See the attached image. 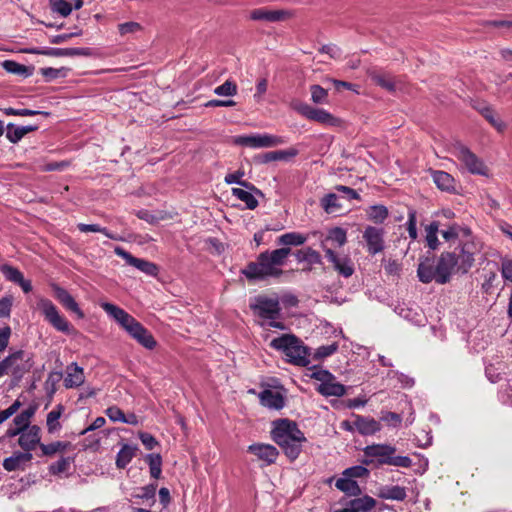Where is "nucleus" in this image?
<instances>
[{"mask_svg": "<svg viewBox=\"0 0 512 512\" xmlns=\"http://www.w3.org/2000/svg\"><path fill=\"white\" fill-rule=\"evenodd\" d=\"M479 251L474 241L461 242L453 251L442 252L437 264L421 262L417 275L422 283L428 284L435 280L438 284H446L453 274H466L475 262L474 256Z\"/></svg>", "mask_w": 512, "mask_h": 512, "instance_id": "f257e3e1", "label": "nucleus"}, {"mask_svg": "<svg viewBox=\"0 0 512 512\" xmlns=\"http://www.w3.org/2000/svg\"><path fill=\"white\" fill-rule=\"evenodd\" d=\"M290 254H292L290 247L263 251L255 261L249 262L241 270V274L250 282L263 281L270 277L278 278L283 274L281 267L285 265Z\"/></svg>", "mask_w": 512, "mask_h": 512, "instance_id": "f03ea898", "label": "nucleus"}, {"mask_svg": "<svg viewBox=\"0 0 512 512\" xmlns=\"http://www.w3.org/2000/svg\"><path fill=\"white\" fill-rule=\"evenodd\" d=\"M272 425V440L291 462L295 461L302 452L303 443L307 441L304 433L295 421L288 418L277 419Z\"/></svg>", "mask_w": 512, "mask_h": 512, "instance_id": "7ed1b4c3", "label": "nucleus"}, {"mask_svg": "<svg viewBox=\"0 0 512 512\" xmlns=\"http://www.w3.org/2000/svg\"><path fill=\"white\" fill-rule=\"evenodd\" d=\"M101 307L141 346L148 350H153L157 346V341L152 333L124 309L108 302L102 303Z\"/></svg>", "mask_w": 512, "mask_h": 512, "instance_id": "20e7f679", "label": "nucleus"}, {"mask_svg": "<svg viewBox=\"0 0 512 512\" xmlns=\"http://www.w3.org/2000/svg\"><path fill=\"white\" fill-rule=\"evenodd\" d=\"M270 346L282 351L287 362L293 365L306 367L310 363L309 348L294 334H283L280 337L274 338L270 342Z\"/></svg>", "mask_w": 512, "mask_h": 512, "instance_id": "39448f33", "label": "nucleus"}, {"mask_svg": "<svg viewBox=\"0 0 512 512\" xmlns=\"http://www.w3.org/2000/svg\"><path fill=\"white\" fill-rule=\"evenodd\" d=\"M292 108L306 119L317 122L322 125L338 127L342 123L341 119L335 117L330 112L321 108H314L307 103H293Z\"/></svg>", "mask_w": 512, "mask_h": 512, "instance_id": "423d86ee", "label": "nucleus"}, {"mask_svg": "<svg viewBox=\"0 0 512 512\" xmlns=\"http://www.w3.org/2000/svg\"><path fill=\"white\" fill-rule=\"evenodd\" d=\"M364 458L361 463L370 466L376 462L378 466L388 465L390 456L396 453V448L387 444H372L363 449Z\"/></svg>", "mask_w": 512, "mask_h": 512, "instance_id": "0eeeda50", "label": "nucleus"}, {"mask_svg": "<svg viewBox=\"0 0 512 512\" xmlns=\"http://www.w3.org/2000/svg\"><path fill=\"white\" fill-rule=\"evenodd\" d=\"M38 306L44 315L45 320L51 326H53L57 331L67 334L70 333L71 324L63 315L60 314L57 307L51 300L46 298L40 299Z\"/></svg>", "mask_w": 512, "mask_h": 512, "instance_id": "6e6552de", "label": "nucleus"}, {"mask_svg": "<svg viewBox=\"0 0 512 512\" xmlns=\"http://www.w3.org/2000/svg\"><path fill=\"white\" fill-rule=\"evenodd\" d=\"M249 307L259 317L270 320L276 319L281 311L277 298H269L262 295L255 297L253 302H250Z\"/></svg>", "mask_w": 512, "mask_h": 512, "instance_id": "1a4fd4ad", "label": "nucleus"}, {"mask_svg": "<svg viewBox=\"0 0 512 512\" xmlns=\"http://www.w3.org/2000/svg\"><path fill=\"white\" fill-rule=\"evenodd\" d=\"M385 230L382 227L368 225L363 231V240L369 255H376L385 250Z\"/></svg>", "mask_w": 512, "mask_h": 512, "instance_id": "9d476101", "label": "nucleus"}, {"mask_svg": "<svg viewBox=\"0 0 512 512\" xmlns=\"http://www.w3.org/2000/svg\"><path fill=\"white\" fill-rule=\"evenodd\" d=\"M324 257L339 276L349 278L354 274V262L348 255L339 254L334 249H327Z\"/></svg>", "mask_w": 512, "mask_h": 512, "instance_id": "9b49d317", "label": "nucleus"}, {"mask_svg": "<svg viewBox=\"0 0 512 512\" xmlns=\"http://www.w3.org/2000/svg\"><path fill=\"white\" fill-rule=\"evenodd\" d=\"M234 143L240 146L261 148V147H275L285 143L281 136L270 134H257L248 136H238L235 138Z\"/></svg>", "mask_w": 512, "mask_h": 512, "instance_id": "f8f14e48", "label": "nucleus"}, {"mask_svg": "<svg viewBox=\"0 0 512 512\" xmlns=\"http://www.w3.org/2000/svg\"><path fill=\"white\" fill-rule=\"evenodd\" d=\"M114 253L124 259L128 265L135 267L148 276L155 277L159 272V267L155 263L142 258H137L122 247H116L114 249Z\"/></svg>", "mask_w": 512, "mask_h": 512, "instance_id": "ddd939ff", "label": "nucleus"}, {"mask_svg": "<svg viewBox=\"0 0 512 512\" xmlns=\"http://www.w3.org/2000/svg\"><path fill=\"white\" fill-rule=\"evenodd\" d=\"M457 158L472 174L486 175L487 167L470 149L460 146L456 153Z\"/></svg>", "mask_w": 512, "mask_h": 512, "instance_id": "4468645a", "label": "nucleus"}, {"mask_svg": "<svg viewBox=\"0 0 512 512\" xmlns=\"http://www.w3.org/2000/svg\"><path fill=\"white\" fill-rule=\"evenodd\" d=\"M247 452L256 456L259 461H262V466L274 464L279 456V451L275 446L264 443H254L249 445Z\"/></svg>", "mask_w": 512, "mask_h": 512, "instance_id": "2eb2a0df", "label": "nucleus"}, {"mask_svg": "<svg viewBox=\"0 0 512 512\" xmlns=\"http://www.w3.org/2000/svg\"><path fill=\"white\" fill-rule=\"evenodd\" d=\"M291 13L287 10H272L266 7L256 8L250 11L249 18L253 21L281 22L290 18Z\"/></svg>", "mask_w": 512, "mask_h": 512, "instance_id": "dca6fc26", "label": "nucleus"}, {"mask_svg": "<svg viewBox=\"0 0 512 512\" xmlns=\"http://www.w3.org/2000/svg\"><path fill=\"white\" fill-rule=\"evenodd\" d=\"M32 53L42 54L51 57H74V56H92V50L88 47L81 48H47L45 50H32Z\"/></svg>", "mask_w": 512, "mask_h": 512, "instance_id": "f3484780", "label": "nucleus"}, {"mask_svg": "<svg viewBox=\"0 0 512 512\" xmlns=\"http://www.w3.org/2000/svg\"><path fill=\"white\" fill-rule=\"evenodd\" d=\"M54 297L58 302L68 311L75 313L79 318L84 317L83 311L79 308L78 303L75 301L73 296L64 288L53 285Z\"/></svg>", "mask_w": 512, "mask_h": 512, "instance_id": "a211bd4d", "label": "nucleus"}, {"mask_svg": "<svg viewBox=\"0 0 512 512\" xmlns=\"http://www.w3.org/2000/svg\"><path fill=\"white\" fill-rule=\"evenodd\" d=\"M367 74H368V77L371 79V81L375 85L381 87L382 89H385L386 91H388L390 93L395 92V90H396L395 78L390 73L380 70V69L372 68V69L368 70Z\"/></svg>", "mask_w": 512, "mask_h": 512, "instance_id": "6ab92c4d", "label": "nucleus"}, {"mask_svg": "<svg viewBox=\"0 0 512 512\" xmlns=\"http://www.w3.org/2000/svg\"><path fill=\"white\" fill-rule=\"evenodd\" d=\"M40 433L41 429L37 425H32L24 430L18 440L21 448L27 453H30V451L34 450L37 445L40 447Z\"/></svg>", "mask_w": 512, "mask_h": 512, "instance_id": "aec40b11", "label": "nucleus"}, {"mask_svg": "<svg viewBox=\"0 0 512 512\" xmlns=\"http://www.w3.org/2000/svg\"><path fill=\"white\" fill-rule=\"evenodd\" d=\"M298 150L294 147L286 150L269 151L254 157L256 163L267 164L272 161H287L298 155Z\"/></svg>", "mask_w": 512, "mask_h": 512, "instance_id": "412c9836", "label": "nucleus"}, {"mask_svg": "<svg viewBox=\"0 0 512 512\" xmlns=\"http://www.w3.org/2000/svg\"><path fill=\"white\" fill-rule=\"evenodd\" d=\"M347 242L346 231L341 227L331 229L324 240L321 241V248L324 253L327 249L341 248Z\"/></svg>", "mask_w": 512, "mask_h": 512, "instance_id": "4be33fe9", "label": "nucleus"}, {"mask_svg": "<svg viewBox=\"0 0 512 512\" xmlns=\"http://www.w3.org/2000/svg\"><path fill=\"white\" fill-rule=\"evenodd\" d=\"M66 377L64 379V386L66 388H76L81 386L85 381L84 370L78 366L76 362L69 364L66 367Z\"/></svg>", "mask_w": 512, "mask_h": 512, "instance_id": "5701e85b", "label": "nucleus"}, {"mask_svg": "<svg viewBox=\"0 0 512 512\" xmlns=\"http://www.w3.org/2000/svg\"><path fill=\"white\" fill-rule=\"evenodd\" d=\"M32 454L27 452H16L12 456L5 458L3 468L8 471L24 470L25 464L30 462Z\"/></svg>", "mask_w": 512, "mask_h": 512, "instance_id": "b1692460", "label": "nucleus"}, {"mask_svg": "<svg viewBox=\"0 0 512 512\" xmlns=\"http://www.w3.org/2000/svg\"><path fill=\"white\" fill-rule=\"evenodd\" d=\"M259 399L260 403L264 407L276 410L282 409L285 405V400L282 394L271 389H265L260 392Z\"/></svg>", "mask_w": 512, "mask_h": 512, "instance_id": "393cba45", "label": "nucleus"}, {"mask_svg": "<svg viewBox=\"0 0 512 512\" xmlns=\"http://www.w3.org/2000/svg\"><path fill=\"white\" fill-rule=\"evenodd\" d=\"M354 426L361 435H374L381 430L380 422L359 415L356 416Z\"/></svg>", "mask_w": 512, "mask_h": 512, "instance_id": "a878e982", "label": "nucleus"}, {"mask_svg": "<svg viewBox=\"0 0 512 512\" xmlns=\"http://www.w3.org/2000/svg\"><path fill=\"white\" fill-rule=\"evenodd\" d=\"M377 496L381 499L386 500L403 501L407 497V493L404 487L398 485H386L378 489Z\"/></svg>", "mask_w": 512, "mask_h": 512, "instance_id": "bb28decb", "label": "nucleus"}, {"mask_svg": "<svg viewBox=\"0 0 512 512\" xmlns=\"http://www.w3.org/2000/svg\"><path fill=\"white\" fill-rule=\"evenodd\" d=\"M318 392L323 396L341 397L346 393V387L336 382L334 377L333 379H329L326 383H321L318 387Z\"/></svg>", "mask_w": 512, "mask_h": 512, "instance_id": "cd10ccee", "label": "nucleus"}, {"mask_svg": "<svg viewBox=\"0 0 512 512\" xmlns=\"http://www.w3.org/2000/svg\"><path fill=\"white\" fill-rule=\"evenodd\" d=\"M138 448L137 446H132L129 444H124L122 448L119 450L116 456V467L118 469H124L126 466L132 461V459L136 456Z\"/></svg>", "mask_w": 512, "mask_h": 512, "instance_id": "c85d7f7f", "label": "nucleus"}, {"mask_svg": "<svg viewBox=\"0 0 512 512\" xmlns=\"http://www.w3.org/2000/svg\"><path fill=\"white\" fill-rule=\"evenodd\" d=\"M335 487L348 496L357 497L362 493L358 483L354 479L345 476L336 480Z\"/></svg>", "mask_w": 512, "mask_h": 512, "instance_id": "c756f323", "label": "nucleus"}, {"mask_svg": "<svg viewBox=\"0 0 512 512\" xmlns=\"http://www.w3.org/2000/svg\"><path fill=\"white\" fill-rule=\"evenodd\" d=\"M366 216L369 221L380 225L385 222L389 216L388 208L384 205H372L366 209Z\"/></svg>", "mask_w": 512, "mask_h": 512, "instance_id": "7c9ffc66", "label": "nucleus"}, {"mask_svg": "<svg viewBox=\"0 0 512 512\" xmlns=\"http://www.w3.org/2000/svg\"><path fill=\"white\" fill-rule=\"evenodd\" d=\"M353 512H371L376 506V500L369 495L356 497L348 503Z\"/></svg>", "mask_w": 512, "mask_h": 512, "instance_id": "2f4dec72", "label": "nucleus"}, {"mask_svg": "<svg viewBox=\"0 0 512 512\" xmlns=\"http://www.w3.org/2000/svg\"><path fill=\"white\" fill-rule=\"evenodd\" d=\"M433 181L436 186L442 190L451 192L454 190V178L447 172L444 171H433Z\"/></svg>", "mask_w": 512, "mask_h": 512, "instance_id": "473e14b6", "label": "nucleus"}, {"mask_svg": "<svg viewBox=\"0 0 512 512\" xmlns=\"http://www.w3.org/2000/svg\"><path fill=\"white\" fill-rule=\"evenodd\" d=\"M307 240V237L298 232H289L282 234L277 238V244L284 247L300 246Z\"/></svg>", "mask_w": 512, "mask_h": 512, "instance_id": "72a5a7b5", "label": "nucleus"}, {"mask_svg": "<svg viewBox=\"0 0 512 512\" xmlns=\"http://www.w3.org/2000/svg\"><path fill=\"white\" fill-rule=\"evenodd\" d=\"M37 407L35 405H30L28 408L23 410L20 414H18L14 420L13 424L19 428L21 431L29 428L30 420L36 413Z\"/></svg>", "mask_w": 512, "mask_h": 512, "instance_id": "f704fd0d", "label": "nucleus"}, {"mask_svg": "<svg viewBox=\"0 0 512 512\" xmlns=\"http://www.w3.org/2000/svg\"><path fill=\"white\" fill-rule=\"evenodd\" d=\"M64 409L65 408L62 404H58L52 411L48 413L46 426L49 433H54L61 428L59 419L64 412Z\"/></svg>", "mask_w": 512, "mask_h": 512, "instance_id": "c9c22d12", "label": "nucleus"}, {"mask_svg": "<svg viewBox=\"0 0 512 512\" xmlns=\"http://www.w3.org/2000/svg\"><path fill=\"white\" fill-rule=\"evenodd\" d=\"M25 352L23 350H18L9 356L5 357L0 362V378L4 375L8 374L10 372V369L12 368L13 364H15L17 361H24Z\"/></svg>", "mask_w": 512, "mask_h": 512, "instance_id": "e433bc0d", "label": "nucleus"}, {"mask_svg": "<svg viewBox=\"0 0 512 512\" xmlns=\"http://www.w3.org/2000/svg\"><path fill=\"white\" fill-rule=\"evenodd\" d=\"M71 446L67 441H55L49 444H40L42 455L52 457L58 452H64Z\"/></svg>", "mask_w": 512, "mask_h": 512, "instance_id": "4c0bfd02", "label": "nucleus"}, {"mask_svg": "<svg viewBox=\"0 0 512 512\" xmlns=\"http://www.w3.org/2000/svg\"><path fill=\"white\" fill-rule=\"evenodd\" d=\"M146 463L149 465L150 475L154 479H159L162 473V457L160 454L151 453L145 457Z\"/></svg>", "mask_w": 512, "mask_h": 512, "instance_id": "58836bf2", "label": "nucleus"}, {"mask_svg": "<svg viewBox=\"0 0 512 512\" xmlns=\"http://www.w3.org/2000/svg\"><path fill=\"white\" fill-rule=\"evenodd\" d=\"M244 176V171L237 170L233 173H229L225 176V182L227 184H238L250 191H255L257 193H260V190H258L252 183L242 180V177Z\"/></svg>", "mask_w": 512, "mask_h": 512, "instance_id": "ea45409f", "label": "nucleus"}, {"mask_svg": "<svg viewBox=\"0 0 512 512\" xmlns=\"http://www.w3.org/2000/svg\"><path fill=\"white\" fill-rule=\"evenodd\" d=\"M156 489H157V484H149V485L139 488L137 490V492L132 494V497L150 502L149 506L151 507L152 505H154V503L156 501V499H155Z\"/></svg>", "mask_w": 512, "mask_h": 512, "instance_id": "a19ab883", "label": "nucleus"}, {"mask_svg": "<svg viewBox=\"0 0 512 512\" xmlns=\"http://www.w3.org/2000/svg\"><path fill=\"white\" fill-rule=\"evenodd\" d=\"M77 228L79 231L87 233V232H98L104 234L106 237L112 240H121V237H119L117 234H114L110 232L106 227H101L98 224H84L79 223L77 225Z\"/></svg>", "mask_w": 512, "mask_h": 512, "instance_id": "79ce46f5", "label": "nucleus"}, {"mask_svg": "<svg viewBox=\"0 0 512 512\" xmlns=\"http://www.w3.org/2000/svg\"><path fill=\"white\" fill-rule=\"evenodd\" d=\"M232 195L246 204L248 209H255L258 206L257 199L250 193L242 188H232Z\"/></svg>", "mask_w": 512, "mask_h": 512, "instance_id": "37998d69", "label": "nucleus"}, {"mask_svg": "<svg viewBox=\"0 0 512 512\" xmlns=\"http://www.w3.org/2000/svg\"><path fill=\"white\" fill-rule=\"evenodd\" d=\"M2 67L5 69V71L11 74L23 75L25 77L31 75L29 67L13 60H5L4 62H2Z\"/></svg>", "mask_w": 512, "mask_h": 512, "instance_id": "c03bdc74", "label": "nucleus"}, {"mask_svg": "<svg viewBox=\"0 0 512 512\" xmlns=\"http://www.w3.org/2000/svg\"><path fill=\"white\" fill-rule=\"evenodd\" d=\"M321 206L328 214L338 211L342 205L338 202V196L334 193H329L321 199Z\"/></svg>", "mask_w": 512, "mask_h": 512, "instance_id": "a18cd8bd", "label": "nucleus"}, {"mask_svg": "<svg viewBox=\"0 0 512 512\" xmlns=\"http://www.w3.org/2000/svg\"><path fill=\"white\" fill-rule=\"evenodd\" d=\"M0 272L4 275L6 280L17 284L24 277L23 273L16 267L9 264L0 266Z\"/></svg>", "mask_w": 512, "mask_h": 512, "instance_id": "49530a36", "label": "nucleus"}, {"mask_svg": "<svg viewBox=\"0 0 512 512\" xmlns=\"http://www.w3.org/2000/svg\"><path fill=\"white\" fill-rule=\"evenodd\" d=\"M72 462H73V458H71V457H62L57 462L52 463L49 466V468H48L49 469V473L52 474V475H61L63 473H66L69 470L70 465H71Z\"/></svg>", "mask_w": 512, "mask_h": 512, "instance_id": "de8ad7c7", "label": "nucleus"}, {"mask_svg": "<svg viewBox=\"0 0 512 512\" xmlns=\"http://www.w3.org/2000/svg\"><path fill=\"white\" fill-rule=\"evenodd\" d=\"M3 113L7 116H35V115H43L45 117L49 116V112L31 110V109H15L12 107L2 109Z\"/></svg>", "mask_w": 512, "mask_h": 512, "instance_id": "09e8293b", "label": "nucleus"}, {"mask_svg": "<svg viewBox=\"0 0 512 512\" xmlns=\"http://www.w3.org/2000/svg\"><path fill=\"white\" fill-rule=\"evenodd\" d=\"M311 100L315 104L328 103V91L318 84L310 86Z\"/></svg>", "mask_w": 512, "mask_h": 512, "instance_id": "8fccbe9b", "label": "nucleus"}, {"mask_svg": "<svg viewBox=\"0 0 512 512\" xmlns=\"http://www.w3.org/2000/svg\"><path fill=\"white\" fill-rule=\"evenodd\" d=\"M69 69L62 67V68H52V67H45L40 68L39 73L45 78L46 81H52L54 79H57L59 77H65L67 75Z\"/></svg>", "mask_w": 512, "mask_h": 512, "instance_id": "3c124183", "label": "nucleus"}, {"mask_svg": "<svg viewBox=\"0 0 512 512\" xmlns=\"http://www.w3.org/2000/svg\"><path fill=\"white\" fill-rule=\"evenodd\" d=\"M407 231L409 234V237L412 240H416L418 237L417 232V212L413 208L408 209V220L406 223Z\"/></svg>", "mask_w": 512, "mask_h": 512, "instance_id": "603ef678", "label": "nucleus"}, {"mask_svg": "<svg viewBox=\"0 0 512 512\" xmlns=\"http://www.w3.org/2000/svg\"><path fill=\"white\" fill-rule=\"evenodd\" d=\"M369 470L362 464L346 468L342 475L350 479L363 478L369 476Z\"/></svg>", "mask_w": 512, "mask_h": 512, "instance_id": "864d4df0", "label": "nucleus"}, {"mask_svg": "<svg viewBox=\"0 0 512 512\" xmlns=\"http://www.w3.org/2000/svg\"><path fill=\"white\" fill-rule=\"evenodd\" d=\"M214 93L220 96H234L237 94V85L234 81L226 80L214 89Z\"/></svg>", "mask_w": 512, "mask_h": 512, "instance_id": "5fc2aeb1", "label": "nucleus"}, {"mask_svg": "<svg viewBox=\"0 0 512 512\" xmlns=\"http://www.w3.org/2000/svg\"><path fill=\"white\" fill-rule=\"evenodd\" d=\"M308 267L304 268L306 271H311L314 265L322 264V257L320 253L311 247H306V260Z\"/></svg>", "mask_w": 512, "mask_h": 512, "instance_id": "6e6d98bb", "label": "nucleus"}, {"mask_svg": "<svg viewBox=\"0 0 512 512\" xmlns=\"http://www.w3.org/2000/svg\"><path fill=\"white\" fill-rule=\"evenodd\" d=\"M483 117L499 132H502L505 128V124L495 117L494 111L490 107H485L481 110Z\"/></svg>", "mask_w": 512, "mask_h": 512, "instance_id": "4d7b16f0", "label": "nucleus"}, {"mask_svg": "<svg viewBox=\"0 0 512 512\" xmlns=\"http://www.w3.org/2000/svg\"><path fill=\"white\" fill-rule=\"evenodd\" d=\"M24 133L20 126H15L13 123H9L6 127V138L13 144L18 143L23 137Z\"/></svg>", "mask_w": 512, "mask_h": 512, "instance_id": "13d9d810", "label": "nucleus"}, {"mask_svg": "<svg viewBox=\"0 0 512 512\" xmlns=\"http://www.w3.org/2000/svg\"><path fill=\"white\" fill-rule=\"evenodd\" d=\"M14 302L12 295H6L0 299V318H9Z\"/></svg>", "mask_w": 512, "mask_h": 512, "instance_id": "bf43d9fd", "label": "nucleus"}, {"mask_svg": "<svg viewBox=\"0 0 512 512\" xmlns=\"http://www.w3.org/2000/svg\"><path fill=\"white\" fill-rule=\"evenodd\" d=\"M338 350V344L332 343L330 345H323L317 348L314 358L317 360L324 359L328 356H331Z\"/></svg>", "mask_w": 512, "mask_h": 512, "instance_id": "052dcab7", "label": "nucleus"}, {"mask_svg": "<svg viewBox=\"0 0 512 512\" xmlns=\"http://www.w3.org/2000/svg\"><path fill=\"white\" fill-rule=\"evenodd\" d=\"M136 216L139 219L148 222L149 224H156L160 220H164L165 219V217H164V215L162 213H160L159 215H154V214L150 213V211H148L146 209H142V210L137 211Z\"/></svg>", "mask_w": 512, "mask_h": 512, "instance_id": "680f3d73", "label": "nucleus"}, {"mask_svg": "<svg viewBox=\"0 0 512 512\" xmlns=\"http://www.w3.org/2000/svg\"><path fill=\"white\" fill-rule=\"evenodd\" d=\"M105 413L108 416V418L113 422L120 421L123 423H128V420L125 418L124 412L116 406L107 408Z\"/></svg>", "mask_w": 512, "mask_h": 512, "instance_id": "e2e57ef3", "label": "nucleus"}, {"mask_svg": "<svg viewBox=\"0 0 512 512\" xmlns=\"http://www.w3.org/2000/svg\"><path fill=\"white\" fill-rule=\"evenodd\" d=\"M31 366L32 365L29 363V359H27L22 364H19L17 361L15 364H13L12 368L10 369V372L15 378L20 379L26 372L30 370Z\"/></svg>", "mask_w": 512, "mask_h": 512, "instance_id": "0e129e2a", "label": "nucleus"}, {"mask_svg": "<svg viewBox=\"0 0 512 512\" xmlns=\"http://www.w3.org/2000/svg\"><path fill=\"white\" fill-rule=\"evenodd\" d=\"M119 33L123 36L130 33H136L142 30V26L138 22L130 21L118 25Z\"/></svg>", "mask_w": 512, "mask_h": 512, "instance_id": "69168bd1", "label": "nucleus"}, {"mask_svg": "<svg viewBox=\"0 0 512 512\" xmlns=\"http://www.w3.org/2000/svg\"><path fill=\"white\" fill-rule=\"evenodd\" d=\"M381 420L389 426L398 427L402 422V417L398 413L389 411L382 413Z\"/></svg>", "mask_w": 512, "mask_h": 512, "instance_id": "338daca9", "label": "nucleus"}, {"mask_svg": "<svg viewBox=\"0 0 512 512\" xmlns=\"http://www.w3.org/2000/svg\"><path fill=\"white\" fill-rule=\"evenodd\" d=\"M21 405L22 404L19 400H15L7 409L0 410V424L13 416L19 410Z\"/></svg>", "mask_w": 512, "mask_h": 512, "instance_id": "774afa93", "label": "nucleus"}]
</instances>
